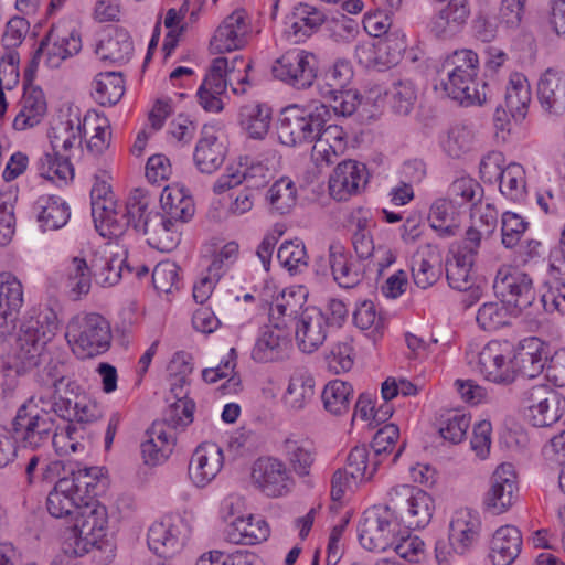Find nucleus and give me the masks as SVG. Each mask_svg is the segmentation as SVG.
Masks as SVG:
<instances>
[{
	"label": "nucleus",
	"instance_id": "f257e3e1",
	"mask_svg": "<svg viewBox=\"0 0 565 565\" xmlns=\"http://www.w3.org/2000/svg\"><path fill=\"white\" fill-rule=\"evenodd\" d=\"M56 422L53 415L46 412V407H38L30 403V398L19 407L12 422L13 439L25 449L36 450L49 445L52 440L56 451L67 455L70 452H83L85 445L77 438L83 428L74 425H67L65 428V439L63 446H58V436L55 433Z\"/></svg>",
	"mask_w": 565,
	"mask_h": 565
},
{
	"label": "nucleus",
	"instance_id": "f03ea898",
	"mask_svg": "<svg viewBox=\"0 0 565 565\" xmlns=\"http://www.w3.org/2000/svg\"><path fill=\"white\" fill-rule=\"evenodd\" d=\"M81 509L73 518L74 525L65 539V553L75 557L84 556L90 551L106 553L100 559L110 562L115 557V546L106 536L107 510L98 500L85 498Z\"/></svg>",
	"mask_w": 565,
	"mask_h": 565
},
{
	"label": "nucleus",
	"instance_id": "7ed1b4c3",
	"mask_svg": "<svg viewBox=\"0 0 565 565\" xmlns=\"http://www.w3.org/2000/svg\"><path fill=\"white\" fill-rule=\"evenodd\" d=\"M478 55L471 50L455 51L443 62L439 84L445 95L460 105H481L487 99V84L478 81Z\"/></svg>",
	"mask_w": 565,
	"mask_h": 565
},
{
	"label": "nucleus",
	"instance_id": "20e7f679",
	"mask_svg": "<svg viewBox=\"0 0 565 565\" xmlns=\"http://www.w3.org/2000/svg\"><path fill=\"white\" fill-rule=\"evenodd\" d=\"M330 119L331 110L322 103L309 107L289 105L280 113L278 138L282 145L289 147L311 143L316 140L319 129Z\"/></svg>",
	"mask_w": 565,
	"mask_h": 565
},
{
	"label": "nucleus",
	"instance_id": "39448f33",
	"mask_svg": "<svg viewBox=\"0 0 565 565\" xmlns=\"http://www.w3.org/2000/svg\"><path fill=\"white\" fill-rule=\"evenodd\" d=\"M65 338L79 359H89L107 352L111 344L109 322L99 313L79 312L66 324Z\"/></svg>",
	"mask_w": 565,
	"mask_h": 565
},
{
	"label": "nucleus",
	"instance_id": "423d86ee",
	"mask_svg": "<svg viewBox=\"0 0 565 565\" xmlns=\"http://www.w3.org/2000/svg\"><path fill=\"white\" fill-rule=\"evenodd\" d=\"M493 290L502 303L511 307L515 315L540 316L535 289L531 276L512 266H502L497 271Z\"/></svg>",
	"mask_w": 565,
	"mask_h": 565
},
{
	"label": "nucleus",
	"instance_id": "0eeeda50",
	"mask_svg": "<svg viewBox=\"0 0 565 565\" xmlns=\"http://www.w3.org/2000/svg\"><path fill=\"white\" fill-rule=\"evenodd\" d=\"M387 501L394 518L412 530L427 526L435 511L431 495L409 484L391 488L387 492Z\"/></svg>",
	"mask_w": 565,
	"mask_h": 565
},
{
	"label": "nucleus",
	"instance_id": "6e6552de",
	"mask_svg": "<svg viewBox=\"0 0 565 565\" xmlns=\"http://www.w3.org/2000/svg\"><path fill=\"white\" fill-rule=\"evenodd\" d=\"M82 39L75 29L65 25H53L41 40L28 67L24 70L25 81H32L40 58L44 57V64L50 68H57L61 64L79 53Z\"/></svg>",
	"mask_w": 565,
	"mask_h": 565
},
{
	"label": "nucleus",
	"instance_id": "1a4fd4ad",
	"mask_svg": "<svg viewBox=\"0 0 565 565\" xmlns=\"http://www.w3.org/2000/svg\"><path fill=\"white\" fill-rule=\"evenodd\" d=\"M481 531V520L479 514L469 509H461L455 512L450 524L447 544L438 541L435 546L436 559L441 565L447 562L450 550L458 554L465 555L470 552L477 544Z\"/></svg>",
	"mask_w": 565,
	"mask_h": 565
},
{
	"label": "nucleus",
	"instance_id": "9d476101",
	"mask_svg": "<svg viewBox=\"0 0 565 565\" xmlns=\"http://www.w3.org/2000/svg\"><path fill=\"white\" fill-rule=\"evenodd\" d=\"M565 402L550 385H534L522 394L524 417L533 427H550L557 423Z\"/></svg>",
	"mask_w": 565,
	"mask_h": 565
},
{
	"label": "nucleus",
	"instance_id": "9b49d317",
	"mask_svg": "<svg viewBox=\"0 0 565 565\" xmlns=\"http://www.w3.org/2000/svg\"><path fill=\"white\" fill-rule=\"evenodd\" d=\"M397 525L386 500L384 507H373L363 513L359 524V541L365 550L386 551L396 541Z\"/></svg>",
	"mask_w": 565,
	"mask_h": 565
},
{
	"label": "nucleus",
	"instance_id": "f8f14e48",
	"mask_svg": "<svg viewBox=\"0 0 565 565\" xmlns=\"http://www.w3.org/2000/svg\"><path fill=\"white\" fill-rule=\"evenodd\" d=\"M317 56L300 49L287 51L273 66V74L277 79L297 89L309 88L317 79Z\"/></svg>",
	"mask_w": 565,
	"mask_h": 565
},
{
	"label": "nucleus",
	"instance_id": "ddd939ff",
	"mask_svg": "<svg viewBox=\"0 0 565 565\" xmlns=\"http://www.w3.org/2000/svg\"><path fill=\"white\" fill-rule=\"evenodd\" d=\"M92 216L96 230L104 237L118 238L122 236L125 222H117L114 216V210L117 207V200L107 181L106 173L95 175V182L90 190Z\"/></svg>",
	"mask_w": 565,
	"mask_h": 565
},
{
	"label": "nucleus",
	"instance_id": "4468645a",
	"mask_svg": "<svg viewBox=\"0 0 565 565\" xmlns=\"http://www.w3.org/2000/svg\"><path fill=\"white\" fill-rule=\"evenodd\" d=\"M252 479L255 486L270 498L286 495L294 487V479L286 465L273 457H264L255 461Z\"/></svg>",
	"mask_w": 565,
	"mask_h": 565
},
{
	"label": "nucleus",
	"instance_id": "2eb2a0df",
	"mask_svg": "<svg viewBox=\"0 0 565 565\" xmlns=\"http://www.w3.org/2000/svg\"><path fill=\"white\" fill-rule=\"evenodd\" d=\"M369 182V172L364 163L356 160H343L338 163L329 178L330 195L337 201H347L361 193Z\"/></svg>",
	"mask_w": 565,
	"mask_h": 565
},
{
	"label": "nucleus",
	"instance_id": "dca6fc26",
	"mask_svg": "<svg viewBox=\"0 0 565 565\" xmlns=\"http://www.w3.org/2000/svg\"><path fill=\"white\" fill-rule=\"evenodd\" d=\"M518 498L516 473L512 463L500 465L491 477L484 503L493 514L505 512Z\"/></svg>",
	"mask_w": 565,
	"mask_h": 565
},
{
	"label": "nucleus",
	"instance_id": "f3484780",
	"mask_svg": "<svg viewBox=\"0 0 565 565\" xmlns=\"http://www.w3.org/2000/svg\"><path fill=\"white\" fill-rule=\"evenodd\" d=\"M181 225L161 216L160 212L149 213L136 231L147 236V243L164 253L172 252L181 241Z\"/></svg>",
	"mask_w": 565,
	"mask_h": 565
},
{
	"label": "nucleus",
	"instance_id": "a211bd4d",
	"mask_svg": "<svg viewBox=\"0 0 565 565\" xmlns=\"http://www.w3.org/2000/svg\"><path fill=\"white\" fill-rule=\"evenodd\" d=\"M294 326L297 344L307 353L323 344L329 328L326 313L317 307H307Z\"/></svg>",
	"mask_w": 565,
	"mask_h": 565
},
{
	"label": "nucleus",
	"instance_id": "6ab92c4d",
	"mask_svg": "<svg viewBox=\"0 0 565 565\" xmlns=\"http://www.w3.org/2000/svg\"><path fill=\"white\" fill-rule=\"evenodd\" d=\"M508 345L490 341L479 352V371L488 381L498 384H509L514 381L511 356L507 354Z\"/></svg>",
	"mask_w": 565,
	"mask_h": 565
},
{
	"label": "nucleus",
	"instance_id": "aec40b11",
	"mask_svg": "<svg viewBox=\"0 0 565 565\" xmlns=\"http://www.w3.org/2000/svg\"><path fill=\"white\" fill-rule=\"evenodd\" d=\"M223 450L216 444H201L191 456L188 473L199 488L209 484L223 467Z\"/></svg>",
	"mask_w": 565,
	"mask_h": 565
},
{
	"label": "nucleus",
	"instance_id": "412c9836",
	"mask_svg": "<svg viewBox=\"0 0 565 565\" xmlns=\"http://www.w3.org/2000/svg\"><path fill=\"white\" fill-rule=\"evenodd\" d=\"M248 33L247 13L235 10L216 29L211 42V51L215 54L242 49Z\"/></svg>",
	"mask_w": 565,
	"mask_h": 565
},
{
	"label": "nucleus",
	"instance_id": "4be33fe9",
	"mask_svg": "<svg viewBox=\"0 0 565 565\" xmlns=\"http://www.w3.org/2000/svg\"><path fill=\"white\" fill-rule=\"evenodd\" d=\"M471 13L469 0H448L430 19V32L440 39L459 33Z\"/></svg>",
	"mask_w": 565,
	"mask_h": 565
},
{
	"label": "nucleus",
	"instance_id": "5701e85b",
	"mask_svg": "<svg viewBox=\"0 0 565 565\" xmlns=\"http://www.w3.org/2000/svg\"><path fill=\"white\" fill-rule=\"evenodd\" d=\"M60 327L57 311L51 306H39L30 309L20 326L19 333L46 345L56 334Z\"/></svg>",
	"mask_w": 565,
	"mask_h": 565
},
{
	"label": "nucleus",
	"instance_id": "b1692460",
	"mask_svg": "<svg viewBox=\"0 0 565 565\" xmlns=\"http://www.w3.org/2000/svg\"><path fill=\"white\" fill-rule=\"evenodd\" d=\"M227 154L225 143L220 140L213 127L204 126L196 142L193 160L201 173L211 174L218 170Z\"/></svg>",
	"mask_w": 565,
	"mask_h": 565
},
{
	"label": "nucleus",
	"instance_id": "393cba45",
	"mask_svg": "<svg viewBox=\"0 0 565 565\" xmlns=\"http://www.w3.org/2000/svg\"><path fill=\"white\" fill-rule=\"evenodd\" d=\"M306 294L301 289H287L278 295L269 308V321L275 329L289 330L307 309Z\"/></svg>",
	"mask_w": 565,
	"mask_h": 565
},
{
	"label": "nucleus",
	"instance_id": "a878e982",
	"mask_svg": "<svg viewBox=\"0 0 565 565\" xmlns=\"http://www.w3.org/2000/svg\"><path fill=\"white\" fill-rule=\"evenodd\" d=\"M511 363L514 376L516 372L526 377L539 375L546 366L543 342L535 337L523 339L514 350Z\"/></svg>",
	"mask_w": 565,
	"mask_h": 565
},
{
	"label": "nucleus",
	"instance_id": "bb28decb",
	"mask_svg": "<svg viewBox=\"0 0 565 565\" xmlns=\"http://www.w3.org/2000/svg\"><path fill=\"white\" fill-rule=\"evenodd\" d=\"M24 79V92L20 100V110L13 120L15 130H25L39 125L46 114V100L42 89Z\"/></svg>",
	"mask_w": 565,
	"mask_h": 565
},
{
	"label": "nucleus",
	"instance_id": "cd10ccee",
	"mask_svg": "<svg viewBox=\"0 0 565 565\" xmlns=\"http://www.w3.org/2000/svg\"><path fill=\"white\" fill-rule=\"evenodd\" d=\"M537 99L547 116L558 117L565 113V83L559 73L548 68L542 74Z\"/></svg>",
	"mask_w": 565,
	"mask_h": 565
},
{
	"label": "nucleus",
	"instance_id": "c85d7f7f",
	"mask_svg": "<svg viewBox=\"0 0 565 565\" xmlns=\"http://www.w3.org/2000/svg\"><path fill=\"white\" fill-rule=\"evenodd\" d=\"M329 265L334 281L341 288H353L363 278L360 266L340 242H332L329 246Z\"/></svg>",
	"mask_w": 565,
	"mask_h": 565
},
{
	"label": "nucleus",
	"instance_id": "c756f323",
	"mask_svg": "<svg viewBox=\"0 0 565 565\" xmlns=\"http://www.w3.org/2000/svg\"><path fill=\"white\" fill-rule=\"evenodd\" d=\"M521 548L520 530L513 525H504L492 535L489 557L493 565H511L520 555Z\"/></svg>",
	"mask_w": 565,
	"mask_h": 565
},
{
	"label": "nucleus",
	"instance_id": "7c9ffc66",
	"mask_svg": "<svg viewBox=\"0 0 565 565\" xmlns=\"http://www.w3.org/2000/svg\"><path fill=\"white\" fill-rule=\"evenodd\" d=\"M180 521L171 516L152 523L148 530V545L156 554L167 557L174 554L182 545Z\"/></svg>",
	"mask_w": 565,
	"mask_h": 565
},
{
	"label": "nucleus",
	"instance_id": "2f4dec72",
	"mask_svg": "<svg viewBox=\"0 0 565 565\" xmlns=\"http://www.w3.org/2000/svg\"><path fill=\"white\" fill-rule=\"evenodd\" d=\"M268 536L269 526L260 516L236 518L225 529V539L233 544L254 545Z\"/></svg>",
	"mask_w": 565,
	"mask_h": 565
},
{
	"label": "nucleus",
	"instance_id": "473e14b6",
	"mask_svg": "<svg viewBox=\"0 0 565 565\" xmlns=\"http://www.w3.org/2000/svg\"><path fill=\"white\" fill-rule=\"evenodd\" d=\"M47 136L53 151L60 153L70 151L76 143H82L83 124L81 117L71 113L60 116L52 124Z\"/></svg>",
	"mask_w": 565,
	"mask_h": 565
},
{
	"label": "nucleus",
	"instance_id": "72a5a7b5",
	"mask_svg": "<svg viewBox=\"0 0 565 565\" xmlns=\"http://www.w3.org/2000/svg\"><path fill=\"white\" fill-rule=\"evenodd\" d=\"M531 96L527 78L521 73H513L505 86L504 103L500 107L503 113H508L516 121H521L527 114Z\"/></svg>",
	"mask_w": 565,
	"mask_h": 565
},
{
	"label": "nucleus",
	"instance_id": "f704fd0d",
	"mask_svg": "<svg viewBox=\"0 0 565 565\" xmlns=\"http://www.w3.org/2000/svg\"><path fill=\"white\" fill-rule=\"evenodd\" d=\"M161 216L179 225L189 222L195 212L193 199L182 188L166 186L160 195Z\"/></svg>",
	"mask_w": 565,
	"mask_h": 565
},
{
	"label": "nucleus",
	"instance_id": "c9c22d12",
	"mask_svg": "<svg viewBox=\"0 0 565 565\" xmlns=\"http://www.w3.org/2000/svg\"><path fill=\"white\" fill-rule=\"evenodd\" d=\"M81 503L83 502L74 491L73 484L68 482V478L57 480L46 499V508L52 516L65 518L70 521L79 511Z\"/></svg>",
	"mask_w": 565,
	"mask_h": 565
},
{
	"label": "nucleus",
	"instance_id": "e433bc0d",
	"mask_svg": "<svg viewBox=\"0 0 565 565\" xmlns=\"http://www.w3.org/2000/svg\"><path fill=\"white\" fill-rule=\"evenodd\" d=\"M148 439L141 444V454L145 463L156 466L172 454L175 436L163 429V424L153 423L147 430Z\"/></svg>",
	"mask_w": 565,
	"mask_h": 565
},
{
	"label": "nucleus",
	"instance_id": "4c0bfd02",
	"mask_svg": "<svg viewBox=\"0 0 565 565\" xmlns=\"http://www.w3.org/2000/svg\"><path fill=\"white\" fill-rule=\"evenodd\" d=\"M428 221L439 237H454L460 231V207L447 198L438 199L430 206Z\"/></svg>",
	"mask_w": 565,
	"mask_h": 565
},
{
	"label": "nucleus",
	"instance_id": "58836bf2",
	"mask_svg": "<svg viewBox=\"0 0 565 565\" xmlns=\"http://www.w3.org/2000/svg\"><path fill=\"white\" fill-rule=\"evenodd\" d=\"M38 222L43 232L62 228L71 217L67 203L56 195H42L34 203Z\"/></svg>",
	"mask_w": 565,
	"mask_h": 565
},
{
	"label": "nucleus",
	"instance_id": "ea45409f",
	"mask_svg": "<svg viewBox=\"0 0 565 565\" xmlns=\"http://www.w3.org/2000/svg\"><path fill=\"white\" fill-rule=\"evenodd\" d=\"M45 347L19 333L8 358V367L19 375L30 372L40 364Z\"/></svg>",
	"mask_w": 565,
	"mask_h": 565
},
{
	"label": "nucleus",
	"instance_id": "a19ab883",
	"mask_svg": "<svg viewBox=\"0 0 565 565\" xmlns=\"http://www.w3.org/2000/svg\"><path fill=\"white\" fill-rule=\"evenodd\" d=\"M23 306V287L21 281L11 273H0V319L1 326L8 320L14 323L17 315Z\"/></svg>",
	"mask_w": 565,
	"mask_h": 565
},
{
	"label": "nucleus",
	"instance_id": "79ce46f5",
	"mask_svg": "<svg viewBox=\"0 0 565 565\" xmlns=\"http://www.w3.org/2000/svg\"><path fill=\"white\" fill-rule=\"evenodd\" d=\"M412 275L417 287L426 289L433 286L441 275L439 256L429 247L417 250L412 258Z\"/></svg>",
	"mask_w": 565,
	"mask_h": 565
},
{
	"label": "nucleus",
	"instance_id": "37998d69",
	"mask_svg": "<svg viewBox=\"0 0 565 565\" xmlns=\"http://www.w3.org/2000/svg\"><path fill=\"white\" fill-rule=\"evenodd\" d=\"M151 204V196L149 192L145 189H135L131 191L125 207H120L117 205L114 210V218L117 222L122 220L126 224L122 228V235L127 231L129 226H132L136 230V225L138 223H142L146 218L147 214L152 213L149 211Z\"/></svg>",
	"mask_w": 565,
	"mask_h": 565
},
{
	"label": "nucleus",
	"instance_id": "c03bdc74",
	"mask_svg": "<svg viewBox=\"0 0 565 565\" xmlns=\"http://www.w3.org/2000/svg\"><path fill=\"white\" fill-rule=\"evenodd\" d=\"M287 335V330L266 328L253 348V360L259 363H267L281 359L288 347Z\"/></svg>",
	"mask_w": 565,
	"mask_h": 565
},
{
	"label": "nucleus",
	"instance_id": "a18cd8bd",
	"mask_svg": "<svg viewBox=\"0 0 565 565\" xmlns=\"http://www.w3.org/2000/svg\"><path fill=\"white\" fill-rule=\"evenodd\" d=\"M354 76L353 65L347 58H337L318 78L320 96H330L347 88Z\"/></svg>",
	"mask_w": 565,
	"mask_h": 565
},
{
	"label": "nucleus",
	"instance_id": "49530a36",
	"mask_svg": "<svg viewBox=\"0 0 565 565\" xmlns=\"http://www.w3.org/2000/svg\"><path fill=\"white\" fill-rule=\"evenodd\" d=\"M315 379L305 371L294 372L289 379L287 391L284 395V402L292 411H300L313 398Z\"/></svg>",
	"mask_w": 565,
	"mask_h": 565
},
{
	"label": "nucleus",
	"instance_id": "de8ad7c7",
	"mask_svg": "<svg viewBox=\"0 0 565 565\" xmlns=\"http://www.w3.org/2000/svg\"><path fill=\"white\" fill-rule=\"evenodd\" d=\"M134 52V43L126 30H116L114 34L102 40L97 47L96 54L102 61L111 63H127Z\"/></svg>",
	"mask_w": 565,
	"mask_h": 565
},
{
	"label": "nucleus",
	"instance_id": "09e8293b",
	"mask_svg": "<svg viewBox=\"0 0 565 565\" xmlns=\"http://www.w3.org/2000/svg\"><path fill=\"white\" fill-rule=\"evenodd\" d=\"M74 402L67 396L60 393V388L54 391L38 390L31 397L30 403L35 404L38 407H46V412L52 415L66 420L73 422L76 412H74Z\"/></svg>",
	"mask_w": 565,
	"mask_h": 565
},
{
	"label": "nucleus",
	"instance_id": "8fccbe9b",
	"mask_svg": "<svg viewBox=\"0 0 565 565\" xmlns=\"http://www.w3.org/2000/svg\"><path fill=\"white\" fill-rule=\"evenodd\" d=\"M93 85V97L102 106L117 104L125 93L124 78L119 72H102Z\"/></svg>",
	"mask_w": 565,
	"mask_h": 565
},
{
	"label": "nucleus",
	"instance_id": "3c124183",
	"mask_svg": "<svg viewBox=\"0 0 565 565\" xmlns=\"http://www.w3.org/2000/svg\"><path fill=\"white\" fill-rule=\"evenodd\" d=\"M282 451L298 476L306 477L310 473L315 462V449L310 441L288 437L282 444Z\"/></svg>",
	"mask_w": 565,
	"mask_h": 565
},
{
	"label": "nucleus",
	"instance_id": "603ef678",
	"mask_svg": "<svg viewBox=\"0 0 565 565\" xmlns=\"http://www.w3.org/2000/svg\"><path fill=\"white\" fill-rule=\"evenodd\" d=\"M239 121L253 139H263L270 127L271 110L267 105L255 104L242 107Z\"/></svg>",
	"mask_w": 565,
	"mask_h": 565
},
{
	"label": "nucleus",
	"instance_id": "864d4df0",
	"mask_svg": "<svg viewBox=\"0 0 565 565\" xmlns=\"http://www.w3.org/2000/svg\"><path fill=\"white\" fill-rule=\"evenodd\" d=\"M475 260L470 256L454 254L446 262V277L449 286L459 291H467L475 285L472 271Z\"/></svg>",
	"mask_w": 565,
	"mask_h": 565
},
{
	"label": "nucleus",
	"instance_id": "5fc2aeb1",
	"mask_svg": "<svg viewBox=\"0 0 565 565\" xmlns=\"http://www.w3.org/2000/svg\"><path fill=\"white\" fill-rule=\"evenodd\" d=\"M352 399V385L341 380L329 382L322 392V401L326 411L337 416L349 412Z\"/></svg>",
	"mask_w": 565,
	"mask_h": 565
},
{
	"label": "nucleus",
	"instance_id": "6e6d98bb",
	"mask_svg": "<svg viewBox=\"0 0 565 565\" xmlns=\"http://www.w3.org/2000/svg\"><path fill=\"white\" fill-rule=\"evenodd\" d=\"M266 199L273 213L288 214L297 202L296 185L290 179L281 178L269 188Z\"/></svg>",
	"mask_w": 565,
	"mask_h": 565
},
{
	"label": "nucleus",
	"instance_id": "4d7b16f0",
	"mask_svg": "<svg viewBox=\"0 0 565 565\" xmlns=\"http://www.w3.org/2000/svg\"><path fill=\"white\" fill-rule=\"evenodd\" d=\"M39 174L47 180H60L67 182L74 177V168L70 162L68 156L53 151L44 153L38 161Z\"/></svg>",
	"mask_w": 565,
	"mask_h": 565
},
{
	"label": "nucleus",
	"instance_id": "13d9d810",
	"mask_svg": "<svg viewBox=\"0 0 565 565\" xmlns=\"http://www.w3.org/2000/svg\"><path fill=\"white\" fill-rule=\"evenodd\" d=\"M228 77L206 75L198 89L200 105L206 110L218 113L223 109L221 96L226 92Z\"/></svg>",
	"mask_w": 565,
	"mask_h": 565
},
{
	"label": "nucleus",
	"instance_id": "bf43d9fd",
	"mask_svg": "<svg viewBox=\"0 0 565 565\" xmlns=\"http://www.w3.org/2000/svg\"><path fill=\"white\" fill-rule=\"evenodd\" d=\"M295 21L291 23L290 29L295 38L310 36L317 31L324 22V14L317 8L299 3L294 9Z\"/></svg>",
	"mask_w": 565,
	"mask_h": 565
},
{
	"label": "nucleus",
	"instance_id": "052dcab7",
	"mask_svg": "<svg viewBox=\"0 0 565 565\" xmlns=\"http://www.w3.org/2000/svg\"><path fill=\"white\" fill-rule=\"evenodd\" d=\"M348 470L351 479L353 480H362V479H371L377 470L379 465L381 463L380 459H375L374 457L370 460V450L367 446L361 445L355 446L351 449L348 459Z\"/></svg>",
	"mask_w": 565,
	"mask_h": 565
},
{
	"label": "nucleus",
	"instance_id": "680f3d73",
	"mask_svg": "<svg viewBox=\"0 0 565 565\" xmlns=\"http://www.w3.org/2000/svg\"><path fill=\"white\" fill-rule=\"evenodd\" d=\"M92 267L96 281L103 286H114L119 282L124 267L128 273L132 271V268L126 264V259L118 255L96 258Z\"/></svg>",
	"mask_w": 565,
	"mask_h": 565
},
{
	"label": "nucleus",
	"instance_id": "e2e57ef3",
	"mask_svg": "<svg viewBox=\"0 0 565 565\" xmlns=\"http://www.w3.org/2000/svg\"><path fill=\"white\" fill-rule=\"evenodd\" d=\"M92 271L83 258L74 257L67 267L66 288L70 296L77 300L90 290Z\"/></svg>",
	"mask_w": 565,
	"mask_h": 565
},
{
	"label": "nucleus",
	"instance_id": "0e129e2a",
	"mask_svg": "<svg viewBox=\"0 0 565 565\" xmlns=\"http://www.w3.org/2000/svg\"><path fill=\"white\" fill-rule=\"evenodd\" d=\"M483 189L470 177L456 179L448 189V200L458 207L476 205L482 199Z\"/></svg>",
	"mask_w": 565,
	"mask_h": 565
},
{
	"label": "nucleus",
	"instance_id": "69168bd1",
	"mask_svg": "<svg viewBox=\"0 0 565 565\" xmlns=\"http://www.w3.org/2000/svg\"><path fill=\"white\" fill-rule=\"evenodd\" d=\"M194 402L189 398L179 397V401L172 403L164 412L162 420L163 429L172 430L184 429L193 422Z\"/></svg>",
	"mask_w": 565,
	"mask_h": 565
},
{
	"label": "nucleus",
	"instance_id": "338daca9",
	"mask_svg": "<svg viewBox=\"0 0 565 565\" xmlns=\"http://www.w3.org/2000/svg\"><path fill=\"white\" fill-rule=\"evenodd\" d=\"M279 264L291 275L299 274L308 266L306 247L301 241H286L277 252Z\"/></svg>",
	"mask_w": 565,
	"mask_h": 565
},
{
	"label": "nucleus",
	"instance_id": "774afa93",
	"mask_svg": "<svg viewBox=\"0 0 565 565\" xmlns=\"http://www.w3.org/2000/svg\"><path fill=\"white\" fill-rule=\"evenodd\" d=\"M500 191L514 202L524 200L525 171L519 163H510L504 168V174L500 178Z\"/></svg>",
	"mask_w": 565,
	"mask_h": 565
}]
</instances>
